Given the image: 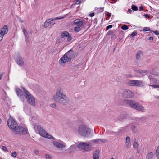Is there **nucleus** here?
<instances>
[{"instance_id":"obj_19","label":"nucleus","mask_w":159,"mask_h":159,"mask_svg":"<svg viewBox=\"0 0 159 159\" xmlns=\"http://www.w3.org/2000/svg\"><path fill=\"white\" fill-rule=\"evenodd\" d=\"M143 52L141 51H139L137 52L136 55V58L137 60L140 59L142 56Z\"/></svg>"},{"instance_id":"obj_10","label":"nucleus","mask_w":159,"mask_h":159,"mask_svg":"<svg viewBox=\"0 0 159 159\" xmlns=\"http://www.w3.org/2000/svg\"><path fill=\"white\" fill-rule=\"evenodd\" d=\"M122 94L126 98H132L134 96V93L128 89H124L123 90Z\"/></svg>"},{"instance_id":"obj_60","label":"nucleus","mask_w":159,"mask_h":159,"mask_svg":"<svg viewBox=\"0 0 159 159\" xmlns=\"http://www.w3.org/2000/svg\"><path fill=\"white\" fill-rule=\"evenodd\" d=\"M104 8V7H103L102 9ZM102 11H103V9H102Z\"/></svg>"},{"instance_id":"obj_31","label":"nucleus","mask_w":159,"mask_h":159,"mask_svg":"<svg viewBox=\"0 0 159 159\" xmlns=\"http://www.w3.org/2000/svg\"><path fill=\"white\" fill-rule=\"evenodd\" d=\"M137 34V32L136 31H134L130 34V37H133L135 36Z\"/></svg>"},{"instance_id":"obj_21","label":"nucleus","mask_w":159,"mask_h":159,"mask_svg":"<svg viewBox=\"0 0 159 159\" xmlns=\"http://www.w3.org/2000/svg\"><path fill=\"white\" fill-rule=\"evenodd\" d=\"M17 94L19 96L21 97L23 96V93L21 90L19 88H17L16 89Z\"/></svg>"},{"instance_id":"obj_13","label":"nucleus","mask_w":159,"mask_h":159,"mask_svg":"<svg viewBox=\"0 0 159 159\" xmlns=\"http://www.w3.org/2000/svg\"><path fill=\"white\" fill-rule=\"evenodd\" d=\"M8 30V29L7 26L6 25H4L1 29L0 36L3 38V36L7 33Z\"/></svg>"},{"instance_id":"obj_44","label":"nucleus","mask_w":159,"mask_h":159,"mask_svg":"<svg viewBox=\"0 0 159 159\" xmlns=\"http://www.w3.org/2000/svg\"><path fill=\"white\" fill-rule=\"evenodd\" d=\"M99 141L103 143H105L106 142V140L103 139H99Z\"/></svg>"},{"instance_id":"obj_27","label":"nucleus","mask_w":159,"mask_h":159,"mask_svg":"<svg viewBox=\"0 0 159 159\" xmlns=\"http://www.w3.org/2000/svg\"><path fill=\"white\" fill-rule=\"evenodd\" d=\"M133 147L134 148L137 149L138 148L139 144L137 142L135 141L133 144Z\"/></svg>"},{"instance_id":"obj_1","label":"nucleus","mask_w":159,"mask_h":159,"mask_svg":"<svg viewBox=\"0 0 159 159\" xmlns=\"http://www.w3.org/2000/svg\"><path fill=\"white\" fill-rule=\"evenodd\" d=\"M7 124L9 128L16 134H25L27 133L26 128L18 126L14 119L11 116L7 120Z\"/></svg>"},{"instance_id":"obj_18","label":"nucleus","mask_w":159,"mask_h":159,"mask_svg":"<svg viewBox=\"0 0 159 159\" xmlns=\"http://www.w3.org/2000/svg\"><path fill=\"white\" fill-rule=\"evenodd\" d=\"M53 21V19H49L47 20L44 23V27L47 28L48 27Z\"/></svg>"},{"instance_id":"obj_11","label":"nucleus","mask_w":159,"mask_h":159,"mask_svg":"<svg viewBox=\"0 0 159 159\" xmlns=\"http://www.w3.org/2000/svg\"><path fill=\"white\" fill-rule=\"evenodd\" d=\"M53 145L57 148L64 149L66 148V144L65 143L62 141H53L52 142Z\"/></svg>"},{"instance_id":"obj_23","label":"nucleus","mask_w":159,"mask_h":159,"mask_svg":"<svg viewBox=\"0 0 159 159\" xmlns=\"http://www.w3.org/2000/svg\"><path fill=\"white\" fill-rule=\"evenodd\" d=\"M130 142V139L129 137H127L126 138L125 144L127 148H129Z\"/></svg>"},{"instance_id":"obj_61","label":"nucleus","mask_w":159,"mask_h":159,"mask_svg":"<svg viewBox=\"0 0 159 159\" xmlns=\"http://www.w3.org/2000/svg\"><path fill=\"white\" fill-rule=\"evenodd\" d=\"M54 23L52 25H54Z\"/></svg>"},{"instance_id":"obj_59","label":"nucleus","mask_w":159,"mask_h":159,"mask_svg":"<svg viewBox=\"0 0 159 159\" xmlns=\"http://www.w3.org/2000/svg\"><path fill=\"white\" fill-rule=\"evenodd\" d=\"M110 159H115V158H114L112 157Z\"/></svg>"},{"instance_id":"obj_38","label":"nucleus","mask_w":159,"mask_h":159,"mask_svg":"<svg viewBox=\"0 0 159 159\" xmlns=\"http://www.w3.org/2000/svg\"><path fill=\"white\" fill-rule=\"evenodd\" d=\"M50 106L52 108H55L56 107V104L54 103H51L50 105Z\"/></svg>"},{"instance_id":"obj_32","label":"nucleus","mask_w":159,"mask_h":159,"mask_svg":"<svg viewBox=\"0 0 159 159\" xmlns=\"http://www.w3.org/2000/svg\"><path fill=\"white\" fill-rule=\"evenodd\" d=\"M99 139H96L91 140V142L92 143H99Z\"/></svg>"},{"instance_id":"obj_55","label":"nucleus","mask_w":159,"mask_h":159,"mask_svg":"<svg viewBox=\"0 0 159 159\" xmlns=\"http://www.w3.org/2000/svg\"><path fill=\"white\" fill-rule=\"evenodd\" d=\"M107 17H109L111 16V14L110 13H107Z\"/></svg>"},{"instance_id":"obj_6","label":"nucleus","mask_w":159,"mask_h":159,"mask_svg":"<svg viewBox=\"0 0 159 159\" xmlns=\"http://www.w3.org/2000/svg\"><path fill=\"white\" fill-rule=\"evenodd\" d=\"M34 128L35 131L36 132L38 131L39 134L41 136L53 140L55 139L53 136L47 133V132L40 126L35 125L34 126Z\"/></svg>"},{"instance_id":"obj_24","label":"nucleus","mask_w":159,"mask_h":159,"mask_svg":"<svg viewBox=\"0 0 159 159\" xmlns=\"http://www.w3.org/2000/svg\"><path fill=\"white\" fill-rule=\"evenodd\" d=\"M154 156V154L152 152H150L148 153L147 155V159H152Z\"/></svg>"},{"instance_id":"obj_22","label":"nucleus","mask_w":159,"mask_h":159,"mask_svg":"<svg viewBox=\"0 0 159 159\" xmlns=\"http://www.w3.org/2000/svg\"><path fill=\"white\" fill-rule=\"evenodd\" d=\"M69 35V33L67 31L62 32L61 34L60 37L61 38H63L65 37H67Z\"/></svg>"},{"instance_id":"obj_29","label":"nucleus","mask_w":159,"mask_h":159,"mask_svg":"<svg viewBox=\"0 0 159 159\" xmlns=\"http://www.w3.org/2000/svg\"><path fill=\"white\" fill-rule=\"evenodd\" d=\"M142 30L144 32L149 31H152V30L150 29L149 27H144Z\"/></svg>"},{"instance_id":"obj_58","label":"nucleus","mask_w":159,"mask_h":159,"mask_svg":"<svg viewBox=\"0 0 159 159\" xmlns=\"http://www.w3.org/2000/svg\"><path fill=\"white\" fill-rule=\"evenodd\" d=\"M129 159H134V158L133 157H131L129 158Z\"/></svg>"},{"instance_id":"obj_40","label":"nucleus","mask_w":159,"mask_h":159,"mask_svg":"<svg viewBox=\"0 0 159 159\" xmlns=\"http://www.w3.org/2000/svg\"><path fill=\"white\" fill-rule=\"evenodd\" d=\"M81 2V0H77L75 2V4H79Z\"/></svg>"},{"instance_id":"obj_2","label":"nucleus","mask_w":159,"mask_h":159,"mask_svg":"<svg viewBox=\"0 0 159 159\" xmlns=\"http://www.w3.org/2000/svg\"><path fill=\"white\" fill-rule=\"evenodd\" d=\"M53 99L57 102L62 105H66L68 101V99L63 94L61 88L57 89L56 93L53 96Z\"/></svg>"},{"instance_id":"obj_33","label":"nucleus","mask_w":159,"mask_h":159,"mask_svg":"<svg viewBox=\"0 0 159 159\" xmlns=\"http://www.w3.org/2000/svg\"><path fill=\"white\" fill-rule=\"evenodd\" d=\"M121 28L123 30H126L128 29V27L126 25H124L121 26Z\"/></svg>"},{"instance_id":"obj_39","label":"nucleus","mask_w":159,"mask_h":159,"mask_svg":"<svg viewBox=\"0 0 159 159\" xmlns=\"http://www.w3.org/2000/svg\"><path fill=\"white\" fill-rule=\"evenodd\" d=\"M2 149L4 151H6L7 150V148L5 146H2Z\"/></svg>"},{"instance_id":"obj_7","label":"nucleus","mask_w":159,"mask_h":159,"mask_svg":"<svg viewBox=\"0 0 159 159\" xmlns=\"http://www.w3.org/2000/svg\"><path fill=\"white\" fill-rule=\"evenodd\" d=\"M25 98L27 99L28 103L33 106L35 105V100L34 98L25 88H23Z\"/></svg>"},{"instance_id":"obj_53","label":"nucleus","mask_w":159,"mask_h":159,"mask_svg":"<svg viewBox=\"0 0 159 159\" xmlns=\"http://www.w3.org/2000/svg\"><path fill=\"white\" fill-rule=\"evenodd\" d=\"M128 11L130 13H132V11L131 9H129L128 10Z\"/></svg>"},{"instance_id":"obj_57","label":"nucleus","mask_w":159,"mask_h":159,"mask_svg":"<svg viewBox=\"0 0 159 159\" xmlns=\"http://www.w3.org/2000/svg\"><path fill=\"white\" fill-rule=\"evenodd\" d=\"M2 120L1 118H0V124H1L2 123Z\"/></svg>"},{"instance_id":"obj_41","label":"nucleus","mask_w":159,"mask_h":159,"mask_svg":"<svg viewBox=\"0 0 159 159\" xmlns=\"http://www.w3.org/2000/svg\"><path fill=\"white\" fill-rule=\"evenodd\" d=\"M152 32L154 33V34H156L157 35H159V31H158L157 30H156L155 31H152Z\"/></svg>"},{"instance_id":"obj_54","label":"nucleus","mask_w":159,"mask_h":159,"mask_svg":"<svg viewBox=\"0 0 159 159\" xmlns=\"http://www.w3.org/2000/svg\"><path fill=\"white\" fill-rule=\"evenodd\" d=\"M139 9L141 10H143V9H144V8H143V7L142 6H141L140 7H139Z\"/></svg>"},{"instance_id":"obj_56","label":"nucleus","mask_w":159,"mask_h":159,"mask_svg":"<svg viewBox=\"0 0 159 159\" xmlns=\"http://www.w3.org/2000/svg\"><path fill=\"white\" fill-rule=\"evenodd\" d=\"M2 37L0 36V42L2 40Z\"/></svg>"},{"instance_id":"obj_26","label":"nucleus","mask_w":159,"mask_h":159,"mask_svg":"<svg viewBox=\"0 0 159 159\" xmlns=\"http://www.w3.org/2000/svg\"><path fill=\"white\" fill-rule=\"evenodd\" d=\"M137 72L138 73H139L140 74H144L145 75H146L147 73V70H138L137 71Z\"/></svg>"},{"instance_id":"obj_46","label":"nucleus","mask_w":159,"mask_h":159,"mask_svg":"<svg viewBox=\"0 0 159 159\" xmlns=\"http://www.w3.org/2000/svg\"><path fill=\"white\" fill-rule=\"evenodd\" d=\"M112 34V32L111 31H109L108 32L107 34V35H110Z\"/></svg>"},{"instance_id":"obj_25","label":"nucleus","mask_w":159,"mask_h":159,"mask_svg":"<svg viewBox=\"0 0 159 159\" xmlns=\"http://www.w3.org/2000/svg\"><path fill=\"white\" fill-rule=\"evenodd\" d=\"M155 155L157 158L159 159V145L157 147L155 152Z\"/></svg>"},{"instance_id":"obj_17","label":"nucleus","mask_w":159,"mask_h":159,"mask_svg":"<svg viewBox=\"0 0 159 159\" xmlns=\"http://www.w3.org/2000/svg\"><path fill=\"white\" fill-rule=\"evenodd\" d=\"M22 29L23 31L25 37V40L26 42L29 41L28 34L27 30L23 26L22 27Z\"/></svg>"},{"instance_id":"obj_50","label":"nucleus","mask_w":159,"mask_h":159,"mask_svg":"<svg viewBox=\"0 0 159 159\" xmlns=\"http://www.w3.org/2000/svg\"><path fill=\"white\" fill-rule=\"evenodd\" d=\"M144 16L146 18H148L149 17L148 15L147 14L144 15Z\"/></svg>"},{"instance_id":"obj_20","label":"nucleus","mask_w":159,"mask_h":159,"mask_svg":"<svg viewBox=\"0 0 159 159\" xmlns=\"http://www.w3.org/2000/svg\"><path fill=\"white\" fill-rule=\"evenodd\" d=\"M99 157V151L97 150L94 152L93 153V159H98Z\"/></svg>"},{"instance_id":"obj_30","label":"nucleus","mask_w":159,"mask_h":159,"mask_svg":"<svg viewBox=\"0 0 159 159\" xmlns=\"http://www.w3.org/2000/svg\"><path fill=\"white\" fill-rule=\"evenodd\" d=\"M132 9L134 11H137L138 10V8L136 6L134 5H132L131 6Z\"/></svg>"},{"instance_id":"obj_9","label":"nucleus","mask_w":159,"mask_h":159,"mask_svg":"<svg viewBox=\"0 0 159 159\" xmlns=\"http://www.w3.org/2000/svg\"><path fill=\"white\" fill-rule=\"evenodd\" d=\"M126 84L129 86L143 87L145 85L144 82L142 80H128Z\"/></svg>"},{"instance_id":"obj_16","label":"nucleus","mask_w":159,"mask_h":159,"mask_svg":"<svg viewBox=\"0 0 159 159\" xmlns=\"http://www.w3.org/2000/svg\"><path fill=\"white\" fill-rule=\"evenodd\" d=\"M74 24L76 26L81 27L83 24V20L80 19H76L74 20Z\"/></svg>"},{"instance_id":"obj_28","label":"nucleus","mask_w":159,"mask_h":159,"mask_svg":"<svg viewBox=\"0 0 159 159\" xmlns=\"http://www.w3.org/2000/svg\"><path fill=\"white\" fill-rule=\"evenodd\" d=\"M125 130L124 128H123L122 129H121V130L119 131L118 132H112L111 133V134L112 135H117L119 134L121 132Z\"/></svg>"},{"instance_id":"obj_14","label":"nucleus","mask_w":159,"mask_h":159,"mask_svg":"<svg viewBox=\"0 0 159 159\" xmlns=\"http://www.w3.org/2000/svg\"><path fill=\"white\" fill-rule=\"evenodd\" d=\"M16 62L20 66H22L24 64L23 59L20 56H19L17 57L16 60Z\"/></svg>"},{"instance_id":"obj_37","label":"nucleus","mask_w":159,"mask_h":159,"mask_svg":"<svg viewBox=\"0 0 159 159\" xmlns=\"http://www.w3.org/2000/svg\"><path fill=\"white\" fill-rule=\"evenodd\" d=\"M17 155V153L16 152H13L11 155V156L12 157H15Z\"/></svg>"},{"instance_id":"obj_4","label":"nucleus","mask_w":159,"mask_h":159,"mask_svg":"<svg viewBox=\"0 0 159 159\" xmlns=\"http://www.w3.org/2000/svg\"><path fill=\"white\" fill-rule=\"evenodd\" d=\"M152 74L153 75V76L151 75L148 76L151 83L155 84H157V83L159 84V72H152ZM149 86L152 87L153 89H159V85L158 84H150Z\"/></svg>"},{"instance_id":"obj_48","label":"nucleus","mask_w":159,"mask_h":159,"mask_svg":"<svg viewBox=\"0 0 159 159\" xmlns=\"http://www.w3.org/2000/svg\"><path fill=\"white\" fill-rule=\"evenodd\" d=\"M89 15L91 17H93L94 16V13H92L89 14Z\"/></svg>"},{"instance_id":"obj_52","label":"nucleus","mask_w":159,"mask_h":159,"mask_svg":"<svg viewBox=\"0 0 159 159\" xmlns=\"http://www.w3.org/2000/svg\"><path fill=\"white\" fill-rule=\"evenodd\" d=\"M153 37H150L149 38V40L150 41H152L153 40Z\"/></svg>"},{"instance_id":"obj_43","label":"nucleus","mask_w":159,"mask_h":159,"mask_svg":"<svg viewBox=\"0 0 159 159\" xmlns=\"http://www.w3.org/2000/svg\"><path fill=\"white\" fill-rule=\"evenodd\" d=\"M3 75V72H0V80L2 78Z\"/></svg>"},{"instance_id":"obj_8","label":"nucleus","mask_w":159,"mask_h":159,"mask_svg":"<svg viewBox=\"0 0 159 159\" xmlns=\"http://www.w3.org/2000/svg\"><path fill=\"white\" fill-rule=\"evenodd\" d=\"M78 147L86 152H89L93 149L92 146L89 142H81L78 145Z\"/></svg>"},{"instance_id":"obj_47","label":"nucleus","mask_w":159,"mask_h":159,"mask_svg":"<svg viewBox=\"0 0 159 159\" xmlns=\"http://www.w3.org/2000/svg\"><path fill=\"white\" fill-rule=\"evenodd\" d=\"M34 153L35 154H37L39 153V151L38 150H36L34 151Z\"/></svg>"},{"instance_id":"obj_35","label":"nucleus","mask_w":159,"mask_h":159,"mask_svg":"<svg viewBox=\"0 0 159 159\" xmlns=\"http://www.w3.org/2000/svg\"><path fill=\"white\" fill-rule=\"evenodd\" d=\"M46 159H51V157L48 154H46L45 155Z\"/></svg>"},{"instance_id":"obj_42","label":"nucleus","mask_w":159,"mask_h":159,"mask_svg":"<svg viewBox=\"0 0 159 159\" xmlns=\"http://www.w3.org/2000/svg\"><path fill=\"white\" fill-rule=\"evenodd\" d=\"M113 26L112 25H110L106 27V30H108V29L111 28Z\"/></svg>"},{"instance_id":"obj_5","label":"nucleus","mask_w":159,"mask_h":159,"mask_svg":"<svg viewBox=\"0 0 159 159\" xmlns=\"http://www.w3.org/2000/svg\"><path fill=\"white\" fill-rule=\"evenodd\" d=\"M74 57V55L73 52L71 50H70L60 59L59 64L61 66H64L66 63L70 61Z\"/></svg>"},{"instance_id":"obj_45","label":"nucleus","mask_w":159,"mask_h":159,"mask_svg":"<svg viewBox=\"0 0 159 159\" xmlns=\"http://www.w3.org/2000/svg\"><path fill=\"white\" fill-rule=\"evenodd\" d=\"M63 17H61V18L55 17L53 20V21H54V20H56L57 19L59 20V19H63Z\"/></svg>"},{"instance_id":"obj_12","label":"nucleus","mask_w":159,"mask_h":159,"mask_svg":"<svg viewBox=\"0 0 159 159\" xmlns=\"http://www.w3.org/2000/svg\"><path fill=\"white\" fill-rule=\"evenodd\" d=\"M124 102L134 109L138 103L134 101L129 100L127 99H124Z\"/></svg>"},{"instance_id":"obj_34","label":"nucleus","mask_w":159,"mask_h":159,"mask_svg":"<svg viewBox=\"0 0 159 159\" xmlns=\"http://www.w3.org/2000/svg\"><path fill=\"white\" fill-rule=\"evenodd\" d=\"M74 30L76 32H78L81 30V29L80 27L78 26V27H76L74 28Z\"/></svg>"},{"instance_id":"obj_3","label":"nucleus","mask_w":159,"mask_h":159,"mask_svg":"<svg viewBox=\"0 0 159 159\" xmlns=\"http://www.w3.org/2000/svg\"><path fill=\"white\" fill-rule=\"evenodd\" d=\"M91 131L90 128L83 125H80L77 129V133L81 136L85 137H88Z\"/></svg>"},{"instance_id":"obj_36","label":"nucleus","mask_w":159,"mask_h":159,"mask_svg":"<svg viewBox=\"0 0 159 159\" xmlns=\"http://www.w3.org/2000/svg\"><path fill=\"white\" fill-rule=\"evenodd\" d=\"M67 41L68 42L70 41L72 39L71 36L69 34V36H67Z\"/></svg>"},{"instance_id":"obj_15","label":"nucleus","mask_w":159,"mask_h":159,"mask_svg":"<svg viewBox=\"0 0 159 159\" xmlns=\"http://www.w3.org/2000/svg\"><path fill=\"white\" fill-rule=\"evenodd\" d=\"M134 109L141 112H144L145 111L144 107L138 103H137Z\"/></svg>"},{"instance_id":"obj_51","label":"nucleus","mask_w":159,"mask_h":159,"mask_svg":"<svg viewBox=\"0 0 159 159\" xmlns=\"http://www.w3.org/2000/svg\"><path fill=\"white\" fill-rule=\"evenodd\" d=\"M19 21L21 23L24 22V21L20 18L19 19Z\"/></svg>"},{"instance_id":"obj_49","label":"nucleus","mask_w":159,"mask_h":159,"mask_svg":"<svg viewBox=\"0 0 159 159\" xmlns=\"http://www.w3.org/2000/svg\"><path fill=\"white\" fill-rule=\"evenodd\" d=\"M126 76L127 78H130L132 77V75L129 74H128L126 75Z\"/></svg>"}]
</instances>
